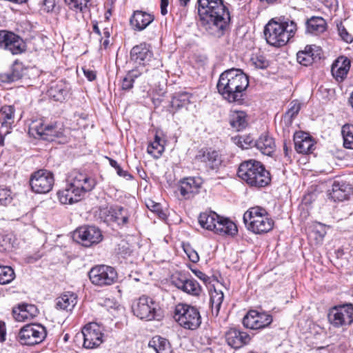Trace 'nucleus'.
I'll return each instance as SVG.
<instances>
[{"label": "nucleus", "instance_id": "obj_7", "mask_svg": "<svg viewBox=\"0 0 353 353\" xmlns=\"http://www.w3.org/2000/svg\"><path fill=\"white\" fill-rule=\"evenodd\" d=\"M174 319L182 327L194 330L201 324L199 311L194 306L179 303L175 306Z\"/></svg>", "mask_w": 353, "mask_h": 353}, {"label": "nucleus", "instance_id": "obj_22", "mask_svg": "<svg viewBox=\"0 0 353 353\" xmlns=\"http://www.w3.org/2000/svg\"><path fill=\"white\" fill-rule=\"evenodd\" d=\"M321 50L312 46H307L296 54L297 61L302 65L309 66L321 59Z\"/></svg>", "mask_w": 353, "mask_h": 353}, {"label": "nucleus", "instance_id": "obj_25", "mask_svg": "<svg viewBox=\"0 0 353 353\" xmlns=\"http://www.w3.org/2000/svg\"><path fill=\"white\" fill-rule=\"evenodd\" d=\"M25 68L22 63L14 61L6 72H0V82L10 83L21 79L24 75Z\"/></svg>", "mask_w": 353, "mask_h": 353}, {"label": "nucleus", "instance_id": "obj_51", "mask_svg": "<svg viewBox=\"0 0 353 353\" xmlns=\"http://www.w3.org/2000/svg\"><path fill=\"white\" fill-rule=\"evenodd\" d=\"M12 314L14 319L17 321H24L28 320L26 310H24L23 305L19 306L17 308L12 310Z\"/></svg>", "mask_w": 353, "mask_h": 353}, {"label": "nucleus", "instance_id": "obj_63", "mask_svg": "<svg viewBox=\"0 0 353 353\" xmlns=\"http://www.w3.org/2000/svg\"><path fill=\"white\" fill-rule=\"evenodd\" d=\"M6 325L4 322L0 321V341H4L6 340Z\"/></svg>", "mask_w": 353, "mask_h": 353}, {"label": "nucleus", "instance_id": "obj_1", "mask_svg": "<svg viewBox=\"0 0 353 353\" xmlns=\"http://www.w3.org/2000/svg\"><path fill=\"white\" fill-rule=\"evenodd\" d=\"M198 13L205 29L215 37L224 34L230 15L223 0H197Z\"/></svg>", "mask_w": 353, "mask_h": 353}, {"label": "nucleus", "instance_id": "obj_59", "mask_svg": "<svg viewBox=\"0 0 353 353\" xmlns=\"http://www.w3.org/2000/svg\"><path fill=\"white\" fill-rule=\"evenodd\" d=\"M192 272L197 276L199 279L203 281L205 283H208L210 282V277L207 276L205 273L202 272L199 270H192Z\"/></svg>", "mask_w": 353, "mask_h": 353}, {"label": "nucleus", "instance_id": "obj_61", "mask_svg": "<svg viewBox=\"0 0 353 353\" xmlns=\"http://www.w3.org/2000/svg\"><path fill=\"white\" fill-rule=\"evenodd\" d=\"M83 74L85 77L90 81H92L96 79V72L90 69H87L85 68H83Z\"/></svg>", "mask_w": 353, "mask_h": 353}, {"label": "nucleus", "instance_id": "obj_42", "mask_svg": "<svg viewBox=\"0 0 353 353\" xmlns=\"http://www.w3.org/2000/svg\"><path fill=\"white\" fill-rule=\"evenodd\" d=\"M14 278L15 274L11 267L0 265V284L10 283Z\"/></svg>", "mask_w": 353, "mask_h": 353}, {"label": "nucleus", "instance_id": "obj_2", "mask_svg": "<svg viewBox=\"0 0 353 353\" xmlns=\"http://www.w3.org/2000/svg\"><path fill=\"white\" fill-rule=\"evenodd\" d=\"M248 85V76L241 70L232 68L220 75L216 88L219 93L229 103H241Z\"/></svg>", "mask_w": 353, "mask_h": 353}, {"label": "nucleus", "instance_id": "obj_27", "mask_svg": "<svg viewBox=\"0 0 353 353\" xmlns=\"http://www.w3.org/2000/svg\"><path fill=\"white\" fill-rule=\"evenodd\" d=\"M351 61L346 57H339L332 64L331 72L338 81H342L347 76Z\"/></svg>", "mask_w": 353, "mask_h": 353}, {"label": "nucleus", "instance_id": "obj_46", "mask_svg": "<svg viewBox=\"0 0 353 353\" xmlns=\"http://www.w3.org/2000/svg\"><path fill=\"white\" fill-rule=\"evenodd\" d=\"M14 115V108L12 106L4 107L1 112L3 121L1 123V128H10L13 123Z\"/></svg>", "mask_w": 353, "mask_h": 353}, {"label": "nucleus", "instance_id": "obj_31", "mask_svg": "<svg viewBox=\"0 0 353 353\" xmlns=\"http://www.w3.org/2000/svg\"><path fill=\"white\" fill-rule=\"evenodd\" d=\"M6 50L10 51L12 54H19L26 50V45L22 39L18 35L11 32L8 41L6 43Z\"/></svg>", "mask_w": 353, "mask_h": 353}, {"label": "nucleus", "instance_id": "obj_24", "mask_svg": "<svg viewBox=\"0 0 353 353\" xmlns=\"http://www.w3.org/2000/svg\"><path fill=\"white\" fill-rule=\"evenodd\" d=\"M154 19V15L141 10H136L133 12L130 22L134 30L141 31L145 29Z\"/></svg>", "mask_w": 353, "mask_h": 353}, {"label": "nucleus", "instance_id": "obj_23", "mask_svg": "<svg viewBox=\"0 0 353 353\" xmlns=\"http://www.w3.org/2000/svg\"><path fill=\"white\" fill-rule=\"evenodd\" d=\"M202 184L199 177H187L180 181L179 192L185 199L190 198L196 192Z\"/></svg>", "mask_w": 353, "mask_h": 353}, {"label": "nucleus", "instance_id": "obj_8", "mask_svg": "<svg viewBox=\"0 0 353 353\" xmlns=\"http://www.w3.org/2000/svg\"><path fill=\"white\" fill-rule=\"evenodd\" d=\"M89 279L94 285H111L117 280V273L114 268L101 265L92 268L88 273Z\"/></svg>", "mask_w": 353, "mask_h": 353}, {"label": "nucleus", "instance_id": "obj_49", "mask_svg": "<svg viewBox=\"0 0 353 353\" xmlns=\"http://www.w3.org/2000/svg\"><path fill=\"white\" fill-rule=\"evenodd\" d=\"M147 207L152 212L157 213V214L161 219H165L166 217V214L163 212V210H162L161 206V205L159 203H154L152 201H150L147 203Z\"/></svg>", "mask_w": 353, "mask_h": 353}, {"label": "nucleus", "instance_id": "obj_29", "mask_svg": "<svg viewBox=\"0 0 353 353\" xmlns=\"http://www.w3.org/2000/svg\"><path fill=\"white\" fill-rule=\"evenodd\" d=\"M255 146L262 154L267 156H270L276 148L274 138L268 134H261L256 141Z\"/></svg>", "mask_w": 353, "mask_h": 353}, {"label": "nucleus", "instance_id": "obj_47", "mask_svg": "<svg viewBox=\"0 0 353 353\" xmlns=\"http://www.w3.org/2000/svg\"><path fill=\"white\" fill-rule=\"evenodd\" d=\"M190 103V96L188 93H183L175 96L171 101V105L173 108L180 109L188 105Z\"/></svg>", "mask_w": 353, "mask_h": 353}, {"label": "nucleus", "instance_id": "obj_34", "mask_svg": "<svg viewBox=\"0 0 353 353\" xmlns=\"http://www.w3.org/2000/svg\"><path fill=\"white\" fill-rule=\"evenodd\" d=\"M219 215L214 212H205L200 214L199 216V223L200 225L206 230L213 231Z\"/></svg>", "mask_w": 353, "mask_h": 353}, {"label": "nucleus", "instance_id": "obj_64", "mask_svg": "<svg viewBox=\"0 0 353 353\" xmlns=\"http://www.w3.org/2000/svg\"><path fill=\"white\" fill-rule=\"evenodd\" d=\"M169 0H161V13L163 16L168 13L167 8Z\"/></svg>", "mask_w": 353, "mask_h": 353}, {"label": "nucleus", "instance_id": "obj_11", "mask_svg": "<svg viewBox=\"0 0 353 353\" xmlns=\"http://www.w3.org/2000/svg\"><path fill=\"white\" fill-rule=\"evenodd\" d=\"M54 179L53 174L47 170L34 172L30 178L32 190L37 194H46L53 188Z\"/></svg>", "mask_w": 353, "mask_h": 353}, {"label": "nucleus", "instance_id": "obj_55", "mask_svg": "<svg viewBox=\"0 0 353 353\" xmlns=\"http://www.w3.org/2000/svg\"><path fill=\"white\" fill-rule=\"evenodd\" d=\"M12 200L10 192L7 189H0V205H6Z\"/></svg>", "mask_w": 353, "mask_h": 353}, {"label": "nucleus", "instance_id": "obj_14", "mask_svg": "<svg viewBox=\"0 0 353 353\" xmlns=\"http://www.w3.org/2000/svg\"><path fill=\"white\" fill-rule=\"evenodd\" d=\"M83 347L92 349L99 347L103 343V330L97 323H90L82 330Z\"/></svg>", "mask_w": 353, "mask_h": 353}, {"label": "nucleus", "instance_id": "obj_6", "mask_svg": "<svg viewBox=\"0 0 353 353\" xmlns=\"http://www.w3.org/2000/svg\"><path fill=\"white\" fill-rule=\"evenodd\" d=\"M243 222L248 230L263 234L273 229L274 221L268 211L260 206L249 208L243 214Z\"/></svg>", "mask_w": 353, "mask_h": 353}, {"label": "nucleus", "instance_id": "obj_17", "mask_svg": "<svg viewBox=\"0 0 353 353\" xmlns=\"http://www.w3.org/2000/svg\"><path fill=\"white\" fill-rule=\"evenodd\" d=\"M172 283L178 289L192 296H199L202 288L194 279H187L185 276H173Z\"/></svg>", "mask_w": 353, "mask_h": 353}, {"label": "nucleus", "instance_id": "obj_30", "mask_svg": "<svg viewBox=\"0 0 353 353\" xmlns=\"http://www.w3.org/2000/svg\"><path fill=\"white\" fill-rule=\"evenodd\" d=\"M77 303V296L76 294L67 292L56 299V308L67 312L71 311Z\"/></svg>", "mask_w": 353, "mask_h": 353}, {"label": "nucleus", "instance_id": "obj_41", "mask_svg": "<svg viewBox=\"0 0 353 353\" xmlns=\"http://www.w3.org/2000/svg\"><path fill=\"white\" fill-rule=\"evenodd\" d=\"M141 73L137 70L129 71L121 82V88L124 90H129L133 87L134 80L141 76Z\"/></svg>", "mask_w": 353, "mask_h": 353}, {"label": "nucleus", "instance_id": "obj_33", "mask_svg": "<svg viewBox=\"0 0 353 353\" xmlns=\"http://www.w3.org/2000/svg\"><path fill=\"white\" fill-rule=\"evenodd\" d=\"M306 28L308 32L319 34L326 30V22L321 17H312L306 21Z\"/></svg>", "mask_w": 353, "mask_h": 353}, {"label": "nucleus", "instance_id": "obj_19", "mask_svg": "<svg viewBox=\"0 0 353 353\" xmlns=\"http://www.w3.org/2000/svg\"><path fill=\"white\" fill-rule=\"evenodd\" d=\"M225 341L228 345L239 349L248 345L250 340V336L245 332L236 328H230L225 334Z\"/></svg>", "mask_w": 353, "mask_h": 353}, {"label": "nucleus", "instance_id": "obj_18", "mask_svg": "<svg viewBox=\"0 0 353 353\" xmlns=\"http://www.w3.org/2000/svg\"><path fill=\"white\" fill-rule=\"evenodd\" d=\"M195 159L203 163L208 168L212 170H217L222 163L219 153L211 148L201 149L196 155Z\"/></svg>", "mask_w": 353, "mask_h": 353}, {"label": "nucleus", "instance_id": "obj_57", "mask_svg": "<svg viewBox=\"0 0 353 353\" xmlns=\"http://www.w3.org/2000/svg\"><path fill=\"white\" fill-rule=\"evenodd\" d=\"M252 140H251L250 137H240L238 138L237 144L242 148H248V147L252 143Z\"/></svg>", "mask_w": 353, "mask_h": 353}, {"label": "nucleus", "instance_id": "obj_13", "mask_svg": "<svg viewBox=\"0 0 353 353\" xmlns=\"http://www.w3.org/2000/svg\"><path fill=\"white\" fill-rule=\"evenodd\" d=\"M101 230L94 226H82L73 234L74 239L84 247H91L102 240Z\"/></svg>", "mask_w": 353, "mask_h": 353}, {"label": "nucleus", "instance_id": "obj_39", "mask_svg": "<svg viewBox=\"0 0 353 353\" xmlns=\"http://www.w3.org/2000/svg\"><path fill=\"white\" fill-rule=\"evenodd\" d=\"M224 299L223 293L221 290L214 289L210 293V304L212 307V312L216 316L219 313L221 304Z\"/></svg>", "mask_w": 353, "mask_h": 353}, {"label": "nucleus", "instance_id": "obj_48", "mask_svg": "<svg viewBox=\"0 0 353 353\" xmlns=\"http://www.w3.org/2000/svg\"><path fill=\"white\" fill-rule=\"evenodd\" d=\"M69 8L75 12H84L88 10V3L90 0H64Z\"/></svg>", "mask_w": 353, "mask_h": 353}, {"label": "nucleus", "instance_id": "obj_35", "mask_svg": "<svg viewBox=\"0 0 353 353\" xmlns=\"http://www.w3.org/2000/svg\"><path fill=\"white\" fill-rule=\"evenodd\" d=\"M229 121L233 128L240 131L247 125L246 114L243 111H232L230 114Z\"/></svg>", "mask_w": 353, "mask_h": 353}, {"label": "nucleus", "instance_id": "obj_38", "mask_svg": "<svg viewBox=\"0 0 353 353\" xmlns=\"http://www.w3.org/2000/svg\"><path fill=\"white\" fill-rule=\"evenodd\" d=\"M64 130L61 126H59L57 124L48 125L47 129H46V136L43 139L54 141L56 139H63Z\"/></svg>", "mask_w": 353, "mask_h": 353}, {"label": "nucleus", "instance_id": "obj_26", "mask_svg": "<svg viewBox=\"0 0 353 353\" xmlns=\"http://www.w3.org/2000/svg\"><path fill=\"white\" fill-rule=\"evenodd\" d=\"M352 193V188L350 184L344 181H334L329 195L334 201H343Z\"/></svg>", "mask_w": 353, "mask_h": 353}, {"label": "nucleus", "instance_id": "obj_44", "mask_svg": "<svg viewBox=\"0 0 353 353\" xmlns=\"http://www.w3.org/2000/svg\"><path fill=\"white\" fill-rule=\"evenodd\" d=\"M327 234L325 226L320 223L316 224L310 233V237L316 241V243H321Z\"/></svg>", "mask_w": 353, "mask_h": 353}, {"label": "nucleus", "instance_id": "obj_37", "mask_svg": "<svg viewBox=\"0 0 353 353\" xmlns=\"http://www.w3.org/2000/svg\"><path fill=\"white\" fill-rule=\"evenodd\" d=\"M164 150L165 141L162 140L158 134H155L154 140L147 148L148 153L154 159H159L161 157Z\"/></svg>", "mask_w": 353, "mask_h": 353}, {"label": "nucleus", "instance_id": "obj_16", "mask_svg": "<svg viewBox=\"0 0 353 353\" xmlns=\"http://www.w3.org/2000/svg\"><path fill=\"white\" fill-rule=\"evenodd\" d=\"M100 214L105 221H112L119 225H125L128 223L129 214L126 209L121 206H111L101 210Z\"/></svg>", "mask_w": 353, "mask_h": 353}, {"label": "nucleus", "instance_id": "obj_56", "mask_svg": "<svg viewBox=\"0 0 353 353\" xmlns=\"http://www.w3.org/2000/svg\"><path fill=\"white\" fill-rule=\"evenodd\" d=\"M11 32L7 30H0V48H6V43L8 41V37Z\"/></svg>", "mask_w": 353, "mask_h": 353}, {"label": "nucleus", "instance_id": "obj_52", "mask_svg": "<svg viewBox=\"0 0 353 353\" xmlns=\"http://www.w3.org/2000/svg\"><path fill=\"white\" fill-rule=\"evenodd\" d=\"M301 103L297 101H293L290 103V108L286 112V117H288L290 119H293L299 113L301 109Z\"/></svg>", "mask_w": 353, "mask_h": 353}, {"label": "nucleus", "instance_id": "obj_62", "mask_svg": "<svg viewBox=\"0 0 353 353\" xmlns=\"http://www.w3.org/2000/svg\"><path fill=\"white\" fill-rule=\"evenodd\" d=\"M116 171L119 176H122L127 180L131 179L132 178L131 174H130L128 171L123 170L121 167L118 168Z\"/></svg>", "mask_w": 353, "mask_h": 353}, {"label": "nucleus", "instance_id": "obj_32", "mask_svg": "<svg viewBox=\"0 0 353 353\" xmlns=\"http://www.w3.org/2000/svg\"><path fill=\"white\" fill-rule=\"evenodd\" d=\"M148 346L152 348L156 353H174L170 342L159 336H154L149 341Z\"/></svg>", "mask_w": 353, "mask_h": 353}, {"label": "nucleus", "instance_id": "obj_54", "mask_svg": "<svg viewBox=\"0 0 353 353\" xmlns=\"http://www.w3.org/2000/svg\"><path fill=\"white\" fill-rule=\"evenodd\" d=\"M24 310H26V313L28 320L33 319L34 316H37L39 311L37 307L34 305L32 304H26L23 305Z\"/></svg>", "mask_w": 353, "mask_h": 353}, {"label": "nucleus", "instance_id": "obj_5", "mask_svg": "<svg viewBox=\"0 0 353 353\" xmlns=\"http://www.w3.org/2000/svg\"><path fill=\"white\" fill-rule=\"evenodd\" d=\"M237 174L250 186L265 187L271 181L270 173L264 165L252 159L241 163Z\"/></svg>", "mask_w": 353, "mask_h": 353}, {"label": "nucleus", "instance_id": "obj_3", "mask_svg": "<svg viewBox=\"0 0 353 353\" xmlns=\"http://www.w3.org/2000/svg\"><path fill=\"white\" fill-rule=\"evenodd\" d=\"M95 185L94 178L77 170H72L67 176L65 188L59 190L57 195L61 204L72 205L81 201L85 194L92 190Z\"/></svg>", "mask_w": 353, "mask_h": 353}, {"label": "nucleus", "instance_id": "obj_15", "mask_svg": "<svg viewBox=\"0 0 353 353\" xmlns=\"http://www.w3.org/2000/svg\"><path fill=\"white\" fill-rule=\"evenodd\" d=\"M272 316L264 312L250 310L243 319V326L248 329L260 330L268 327L272 322Z\"/></svg>", "mask_w": 353, "mask_h": 353}, {"label": "nucleus", "instance_id": "obj_43", "mask_svg": "<svg viewBox=\"0 0 353 353\" xmlns=\"http://www.w3.org/2000/svg\"><path fill=\"white\" fill-rule=\"evenodd\" d=\"M48 125H44L42 120H37L32 121L29 127V132L32 136H39L43 137L46 136V129Z\"/></svg>", "mask_w": 353, "mask_h": 353}, {"label": "nucleus", "instance_id": "obj_28", "mask_svg": "<svg viewBox=\"0 0 353 353\" xmlns=\"http://www.w3.org/2000/svg\"><path fill=\"white\" fill-rule=\"evenodd\" d=\"M219 235L234 236L237 233V228L234 222L226 218L218 216L216 226L213 230Z\"/></svg>", "mask_w": 353, "mask_h": 353}, {"label": "nucleus", "instance_id": "obj_4", "mask_svg": "<svg viewBox=\"0 0 353 353\" xmlns=\"http://www.w3.org/2000/svg\"><path fill=\"white\" fill-rule=\"evenodd\" d=\"M296 31V24L293 21L277 22L272 19L265 26L264 35L268 43L279 47L285 45Z\"/></svg>", "mask_w": 353, "mask_h": 353}, {"label": "nucleus", "instance_id": "obj_53", "mask_svg": "<svg viewBox=\"0 0 353 353\" xmlns=\"http://www.w3.org/2000/svg\"><path fill=\"white\" fill-rule=\"evenodd\" d=\"M337 28L340 37L344 41L347 43H352L353 41L352 36L348 33L345 28L343 26L342 23H340L337 25Z\"/></svg>", "mask_w": 353, "mask_h": 353}, {"label": "nucleus", "instance_id": "obj_20", "mask_svg": "<svg viewBox=\"0 0 353 353\" xmlns=\"http://www.w3.org/2000/svg\"><path fill=\"white\" fill-rule=\"evenodd\" d=\"M153 53L145 43L134 46L130 51V59L139 65H145L152 60Z\"/></svg>", "mask_w": 353, "mask_h": 353}, {"label": "nucleus", "instance_id": "obj_36", "mask_svg": "<svg viewBox=\"0 0 353 353\" xmlns=\"http://www.w3.org/2000/svg\"><path fill=\"white\" fill-rule=\"evenodd\" d=\"M48 93L54 101H61L68 94V85L63 81H59L50 87Z\"/></svg>", "mask_w": 353, "mask_h": 353}, {"label": "nucleus", "instance_id": "obj_10", "mask_svg": "<svg viewBox=\"0 0 353 353\" xmlns=\"http://www.w3.org/2000/svg\"><path fill=\"white\" fill-rule=\"evenodd\" d=\"M328 321L334 327L350 325L353 323V304L332 307L327 314Z\"/></svg>", "mask_w": 353, "mask_h": 353}, {"label": "nucleus", "instance_id": "obj_45", "mask_svg": "<svg viewBox=\"0 0 353 353\" xmlns=\"http://www.w3.org/2000/svg\"><path fill=\"white\" fill-rule=\"evenodd\" d=\"M132 253V246L125 241H121L116 249V254L120 259H126Z\"/></svg>", "mask_w": 353, "mask_h": 353}, {"label": "nucleus", "instance_id": "obj_12", "mask_svg": "<svg viewBox=\"0 0 353 353\" xmlns=\"http://www.w3.org/2000/svg\"><path fill=\"white\" fill-rule=\"evenodd\" d=\"M158 304L150 297L143 295L132 307L134 314L141 319L152 321L157 317Z\"/></svg>", "mask_w": 353, "mask_h": 353}, {"label": "nucleus", "instance_id": "obj_40", "mask_svg": "<svg viewBox=\"0 0 353 353\" xmlns=\"http://www.w3.org/2000/svg\"><path fill=\"white\" fill-rule=\"evenodd\" d=\"M341 134L344 147L347 149H353V125H344L342 127Z\"/></svg>", "mask_w": 353, "mask_h": 353}, {"label": "nucleus", "instance_id": "obj_21", "mask_svg": "<svg viewBox=\"0 0 353 353\" xmlns=\"http://www.w3.org/2000/svg\"><path fill=\"white\" fill-rule=\"evenodd\" d=\"M295 150L299 153L308 154L314 150V141L312 138L304 132H297L294 135Z\"/></svg>", "mask_w": 353, "mask_h": 353}, {"label": "nucleus", "instance_id": "obj_58", "mask_svg": "<svg viewBox=\"0 0 353 353\" xmlns=\"http://www.w3.org/2000/svg\"><path fill=\"white\" fill-rule=\"evenodd\" d=\"M185 253L187 254L189 259L193 262L196 263L199 260V256L198 253L192 250H185Z\"/></svg>", "mask_w": 353, "mask_h": 353}, {"label": "nucleus", "instance_id": "obj_9", "mask_svg": "<svg viewBox=\"0 0 353 353\" xmlns=\"http://www.w3.org/2000/svg\"><path fill=\"white\" fill-rule=\"evenodd\" d=\"M46 337L45 327L40 324L30 323L23 326L19 332V342L23 345H34L41 343Z\"/></svg>", "mask_w": 353, "mask_h": 353}, {"label": "nucleus", "instance_id": "obj_60", "mask_svg": "<svg viewBox=\"0 0 353 353\" xmlns=\"http://www.w3.org/2000/svg\"><path fill=\"white\" fill-rule=\"evenodd\" d=\"M11 240V238L8 236L3 238L1 245L3 247V250H9L13 248V243Z\"/></svg>", "mask_w": 353, "mask_h": 353}, {"label": "nucleus", "instance_id": "obj_50", "mask_svg": "<svg viewBox=\"0 0 353 353\" xmlns=\"http://www.w3.org/2000/svg\"><path fill=\"white\" fill-rule=\"evenodd\" d=\"M251 61L255 68L259 69L266 68L269 65L268 60L262 55L253 57Z\"/></svg>", "mask_w": 353, "mask_h": 353}]
</instances>
